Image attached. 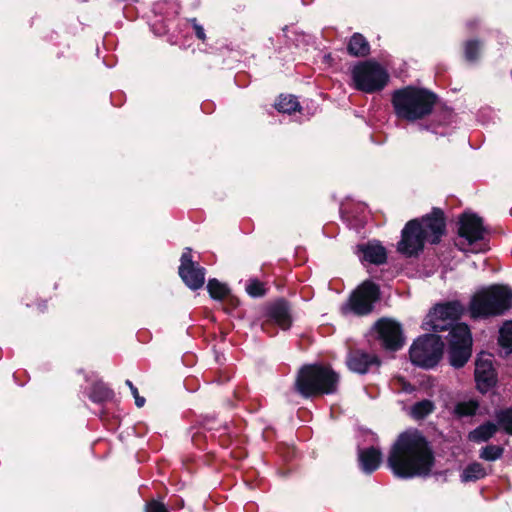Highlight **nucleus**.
Segmentation results:
<instances>
[{
  "instance_id": "13",
  "label": "nucleus",
  "mask_w": 512,
  "mask_h": 512,
  "mask_svg": "<svg viewBox=\"0 0 512 512\" xmlns=\"http://www.w3.org/2000/svg\"><path fill=\"white\" fill-rule=\"evenodd\" d=\"M475 381L480 392L486 393L496 385L497 373L493 367L491 355L481 354L475 363Z\"/></svg>"
},
{
  "instance_id": "11",
  "label": "nucleus",
  "mask_w": 512,
  "mask_h": 512,
  "mask_svg": "<svg viewBox=\"0 0 512 512\" xmlns=\"http://www.w3.org/2000/svg\"><path fill=\"white\" fill-rule=\"evenodd\" d=\"M191 252V248L187 247L182 253L179 276L190 289L197 290L205 283L206 270L192 260Z\"/></svg>"
},
{
  "instance_id": "21",
  "label": "nucleus",
  "mask_w": 512,
  "mask_h": 512,
  "mask_svg": "<svg viewBox=\"0 0 512 512\" xmlns=\"http://www.w3.org/2000/svg\"><path fill=\"white\" fill-rule=\"evenodd\" d=\"M499 425L487 421L468 433V440L474 443H483L490 440L498 431Z\"/></svg>"
},
{
  "instance_id": "33",
  "label": "nucleus",
  "mask_w": 512,
  "mask_h": 512,
  "mask_svg": "<svg viewBox=\"0 0 512 512\" xmlns=\"http://www.w3.org/2000/svg\"><path fill=\"white\" fill-rule=\"evenodd\" d=\"M245 290L247 294L253 298L262 297L266 293L263 283L258 279H249L246 283Z\"/></svg>"
},
{
  "instance_id": "36",
  "label": "nucleus",
  "mask_w": 512,
  "mask_h": 512,
  "mask_svg": "<svg viewBox=\"0 0 512 512\" xmlns=\"http://www.w3.org/2000/svg\"><path fill=\"white\" fill-rule=\"evenodd\" d=\"M189 22L192 24L196 37L202 41H205L206 34L203 26L197 22L196 18L189 19Z\"/></svg>"
},
{
  "instance_id": "32",
  "label": "nucleus",
  "mask_w": 512,
  "mask_h": 512,
  "mask_svg": "<svg viewBox=\"0 0 512 512\" xmlns=\"http://www.w3.org/2000/svg\"><path fill=\"white\" fill-rule=\"evenodd\" d=\"M481 43L478 40H468L464 45V55L468 62H475L479 58Z\"/></svg>"
},
{
  "instance_id": "35",
  "label": "nucleus",
  "mask_w": 512,
  "mask_h": 512,
  "mask_svg": "<svg viewBox=\"0 0 512 512\" xmlns=\"http://www.w3.org/2000/svg\"><path fill=\"white\" fill-rule=\"evenodd\" d=\"M126 385L130 388V391L135 399V404L137 407H142L145 404V398L141 397L138 393V389L133 385L130 380H126Z\"/></svg>"
},
{
  "instance_id": "28",
  "label": "nucleus",
  "mask_w": 512,
  "mask_h": 512,
  "mask_svg": "<svg viewBox=\"0 0 512 512\" xmlns=\"http://www.w3.org/2000/svg\"><path fill=\"white\" fill-rule=\"evenodd\" d=\"M499 345L505 349V354L512 353V321H506L499 330Z\"/></svg>"
},
{
  "instance_id": "22",
  "label": "nucleus",
  "mask_w": 512,
  "mask_h": 512,
  "mask_svg": "<svg viewBox=\"0 0 512 512\" xmlns=\"http://www.w3.org/2000/svg\"><path fill=\"white\" fill-rule=\"evenodd\" d=\"M433 310H435V315H442L453 324H456V321L464 313V306L459 301H449L437 304Z\"/></svg>"
},
{
  "instance_id": "12",
  "label": "nucleus",
  "mask_w": 512,
  "mask_h": 512,
  "mask_svg": "<svg viewBox=\"0 0 512 512\" xmlns=\"http://www.w3.org/2000/svg\"><path fill=\"white\" fill-rule=\"evenodd\" d=\"M381 364L376 354L366 352L361 349L349 351L346 357L348 369L354 373L366 374L377 370Z\"/></svg>"
},
{
  "instance_id": "3",
  "label": "nucleus",
  "mask_w": 512,
  "mask_h": 512,
  "mask_svg": "<svg viewBox=\"0 0 512 512\" xmlns=\"http://www.w3.org/2000/svg\"><path fill=\"white\" fill-rule=\"evenodd\" d=\"M436 101L437 96L433 92L414 86L397 89L391 95L395 116L409 123L422 120L430 115Z\"/></svg>"
},
{
  "instance_id": "15",
  "label": "nucleus",
  "mask_w": 512,
  "mask_h": 512,
  "mask_svg": "<svg viewBox=\"0 0 512 512\" xmlns=\"http://www.w3.org/2000/svg\"><path fill=\"white\" fill-rule=\"evenodd\" d=\"M356 254L361 261H366L375 265H381L387 261L386 249L377 240L357 245Z\"/></svg>"
},
{
  "instance_id": "19",
  "label": "nucleus",
  "mask_w": 512,
  "mask_h": 512,
  "mask_svg": "<svg viewBox=\"0 0 512 512\" xmlns=\"http://www.w3.org/2000/svg\"><path fill=\"white\" fill-rule=\"evenodd\" d=\"M207 290L214 300L222 301L224 299H227L229 304L233 307L237 306L239 304V300L230 295V289L228 286L224 283L219 282L217 279L213 278L210 279L207 283Z\"/></svg>"
},
{
  "instance_id": "10",
  "label": "nucleus",
  "mask_w": 512,
  "mask_h": 512,
  "mask_svg": "<svg viewBox=\"0 0 512 512\" xmlns=\"http://www.w3.org/2000/svg\"><path fill=\"white\" fill-rule=\"evenodd\" d=\"M373 332L382 348L388 351L401 349L405 342L402 326L389 318L378 320L373 326Z\"/></svg>"
},
{
  "instance_id": "4",
  "label": "nucleus",
  "mask_w": 512,
  "mask_h": 512,
  "mask_svg": "<svg viewBox=\"0 0 512 512\" xmlns=\"http://www.w3.org/2000/svg\"><path fill=\"white\" fill-rule=\"evenodd\" d=\"M512 307V288L494 284L477 291L469 303L473 319H484L505 314Z\"/></svg>"
},
{
  "instance_id": "7",
  "label": "nucleus",
  "mask_w": 512,
  "mask_h": 512,
  "mask_svg": "<svg viewBox=\"0 0 512 512\" xmlns=\"http://www.w3.org/2000/svg\"><path fill=\"white\" fill-rule=\"evenodd\" d=\"M444 343L436 334H425L418 337L409 349V356L415 366L431 369L440 361Z\"/></svg>"
},
{
  "instance_id": "30",
  "label": "nucleus",
  "mask_w": 512,
  "mask_h": 512,
  "mask_svg": "<svg viewBox=\"0 0 512 512\" xmlns=\"http://www.w3.org/2000/svg\"><path fill=\"white\" fill-rule=\"evenodd\" d=\"M495 419L505 433L512 435V408L496 411Z\"/></svg>"
},
{
  "instance_id": "8",
  "label": "nucleus",
  "mask_w": 512,
  "mask_h": 512,
  "mask_svg": "<svg viewBox=\"0 0 512 512\" xmlns=\"http://www.w3.org/2000/svg\"><path fill=\"white\" fill-rule=\"evenodd\" d=\"M447 353L454 368H461L468 362L472 353V335L467 324L459 323L451 329Z\"/></svg>"
},
{
  "instance_id": "23",
  "label": "nucleus",
  "mask_w": 512,
  "mask_h": 512,
  "mask_svg": "<svg viewBox=\"0 0 512 512\" xmlns=\"http://www.w3.org/2000/svg\"><path fill=\"white\" fill-rule=\"evenodd\" d=\"M348 53L355 57H364L370 52V45L360 33H354L347 46Z\"/></svg>"
},
{
  "instance_id": "29",
  "label": "nucleus",
  "mask_w": 512,
  "mask_h": 512,
  "mask_svg": "<svg viewBox=\"0 0 512 512\" xmlns=\"http://www.w3.org/2000/svg\"><path fill=\"white\" fill-rule=\"evenodd\" d=\"M275 107L279 112L291 114L299 109L300 104L297 98L293 95H281L276 102Z\"/></svg>"
},
{
  "instance_id": "26",
  "label": "nucleus",
  "mask_w": 512,
  "mask_h": 512,
  "mask_svg": "<svg viewBox=\"0 0 512 512\" xmlns=\"http://www.w3.org/2000/svg\"><path fill=\"white\" fill-rule=\"evenodd\" d=\"M486 470L479 462L468 464L462 471L460 478L463 483L475 482L486 476Z\"/></svg>"
},
{
  "instance_id": "6",
  "label": "nucleus",
  "mask_w": 512,
  "mask_h": 512,
  "mask_svg": "<svg viewBox=\"0 0 512 512\" xmlns=\"http://www.w3.org/2000/svg\"><path fill=\"white\" fill-rule=\"evenodd\" d=\"M353 87L367 94L382 91L388 81L387 70L374 60L359 62L351 69Z\"/></svg>"
},
{
  "instance_id": "27",
  "label": "nucleus",
  "mask_w": 512,
  "mask_h": 512,
  "mask_svg": "<svg viewBox=\"0 0 512 512\" xmlns=\"http://www.w3.org/2000/svg\"><path fill=\"white\" fill-rule=\"evenodd\" d=\"M435 410L434 403L429 399H423L414 403L410 408V416L415 420H423Z\"/></svg>"
},
{
  "instance_id": "9",
  "label": "nucleus",
  "mask_w": 512,
  "mask_h": 512,
  "mask_svg": "<svg viewBox=\"0 0 512 512\" xmlns=\"http://www.w3.org/2000/svg\"><path fill=\"white\" fill-rule=\"evenodd\" d=\"M378 297L379 287L371 281H365L351 294L348 303L342 307L343 313L367 315L372 311L373 304Z\"/></svg>"
},
{
  "instance_id": "34",
  "label": "nucleus",
  "mask_w": 512,
  "mask_h": 512,
  "mask_svg": "<svg viewBox=\"0 0 512 512\" xmlns=\"http://www.w3.org/2000/svg\"><path fill=\"white\" fill-rule=\"evenodd\" d=\"M145 512H168V509L162 502L152 500L146 504Z\"/></svg>"
},
{
  "instance_id": "24",
  "label": "nucleus",
  "mask_w": 512,
  "mask_h": 512,
  "mask_svg": "<svg viewBox=\"0 0 512 512\" xmlns=\"http://www.w3.org/2000/svg\"><path fill=\"white\" fill-rule=\"evenodd\" d=\"M113 391L109 389L102 381L93 384L88 397L94 403H104L113 398Z\"/></svg>"
},
{
  "instance_id": "31",
  "label": "nucleus",
  "mask_w": 512,
  "mask_h": 512,
  "mask_svg": "<svg viewBox=\"0 0 512 512\" xmlns=\"http://www.w3.org/2000/svg\"><path fill=\"white\" fill-rule=\"evenodd\" d=\"M504 448L498 445H487L480 450V458L485 461H496L502 457Z\"/></svg>"
},
{
  "instance_id": "5",
  "label": "nucleus",
  "mask_w": 512,
  "mask_h": 512,
  "mask_svg": "<svg viewBox=\"0 0 512 512\" xmlns=\"http://www.w3.org/2000/svg\"><path fill=\"white\" fill-rule=\"evenodd\" d=\"M339 375L330 367L322 365L303 366L297 376L296 390L303 397L333 394L337 391Z\"/></svg>"
},
{
  "instance_id": "20",
  "label": "nucleus",
  "mask_w": 512,
  "mask_h": 512,
  "mask_svg": "<svg viewBox=\"0 0 512 512\" xmlns=\"http://www.w3.org/2000/svg\"><path fill=\"white\" fill-rule=\"evenodd\" d=\"M457 324L458 323L453 324L442 315H435V310H432L426 316L425 321L422 324V328L426 331H432L434 333L443 332L446 330L450 332L451 329Z\"/></svg>"
},
{
  "instance_id": "1",
  "label": "nucleus",
  "mask_w": 512,
  "mask_h": 512,
  "mask_svg": "<svg viewBox=\"0 0 512 512\" xmlns=\"http://www.w3.org/2000/svg\"><path fill=\"white\" fill-rule=\"evenodd\" d=\"M387 463L398 478L428 477L435 464V456L429 441L421 432L407 430L392 445Z\"/></svg>"
},
{
  "instance_id": "14",
  "label": "nucleus",
  "mask_w": 512,
  "mask_h": 512,
  "mask_svg": "<svg viewBox=\"0 0 512 512\" xmlns=\"http://www.w3.org/2000/svg\"><path fill=\"white\" fill-rule=\"evenodd\" d=\"M482 219L474 213H464L459 220V236L472 245L484 238Z\"/></svg>"
},
{
  "instance_id": "18",
  "label": "nucleus",
  "mask_w": 512,
  "mask_h": 512,
  "mask_svg": "<svg viewBox=\"0 0 512 512\" xmlns=\"http://www.w3.org/2000/svg\"><path fill=\"white\" fill-rule=\"evenodd\" d=\"M382 461V452L379 448L370 447L359 450V462L365 473L374 472Z\"/></svg>"
},
{
  "instance_id": "16",
  "label": "nucleus",
  "mask_w": 512,
  "mask_h": 512,
  "mask_svg": "<svg viewBox=\"0 0 512 512\" xmlns=\"http://www.w3.org/2000/svg\"><path fill=\"white\" fill-rule=\"evenodd\" d=\"M454 122L455 114L453 111L449 108H444L433 116V120L430 124L423 128L434 134L445 136L448 134L447 128L452 126Z\"/></svg>"
},
{
  "instance_id": "17",
  "label": "nucleus",
  "mask_w": 512,
  "mask_h": 512,
  "mask_svg": "<svg viewBox=\"0 0 512 512\" xmlns=\"http://www.w3.org/2000/svg\"><path fill=\"white\" fill-rule=\"evenodd\" d=\"M268 318L273 323L279 325L283 330L289 329L292 323L288 303L281 299L273 303L268 308Z\"/></svg>"
},
{
  "instance_id": "25",
  "label": "nucleus",
  "mask_w": 512,
  "mask_h": 512,
  "mask_svg": "<svg viewBox=\"0 0 512 512\" xmlns=\"http://www.w3.org/2000/svg\"><path fill=\"white\" fill-rule=\"evenodd\" d=\"M479 408V402L469 399L457 402L453 407V415L459 419L474 416Z\"/></svg>"
},
{
  "instance_id": "2",
  "label": "nucleus",
  "mask_w": 512,
  "mask_h": 512,
  "mask_svg": "<svg viewBox=\"0 0 512 512\" xmlns=\"http://www.w3.org/2000/svg\"><path fill=\"white\" fill-rule=\"evenodd\" d=\"M445 219L441 209L433 208L432 212L420 219H412L406 223L398 242V251L407 256H417L423 251L425 243L437 244L445 233Z\"/></svg>"
},
{
  "instance_id": "37",
  "label": "nucleus",
  "mask_w": 512,
  "mask_h": 512,
  "mask_svg": "<svg viewBox=\"0 0 512 512\" xmlns=\"http://www.w3.org/2000/svg\"><path fill=\"white\" fill-rule=\"evenodd\" d=\"M467 25H468V26H472V25H474V22L469 21V22L467 23Z\"/></svg>"
}]
</instances>
